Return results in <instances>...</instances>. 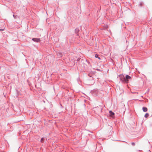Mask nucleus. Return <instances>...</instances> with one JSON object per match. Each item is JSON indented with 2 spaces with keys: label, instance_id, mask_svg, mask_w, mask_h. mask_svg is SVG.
<instances>
[{
  "label": "nucleus",
  "instance_id": "nucleus-1",
  "mask_svg": "<svg viewBox=\"0 0 152 152\" xmlns=\"http://www.w3.org/2000/svg\"><path fill=\"white\" fill-rule=\"evenodd\" d=\"M131 78V77L128 75H126V77L124 78V81L126 83H127L128 82V80L129 79H130Z\"/></svg>",
  "mask_w": 152,
  "mask_h": 152
},
{
  "label": "nucleus",
  "instance_id": "nucleus-9",
  "mask_svg": "<svg viewBox=\"0 0 152 152\" xmlns=\"http://www.w3.org/2000/svg\"><path fill=\"white\" fill-rule=\"evenodd\" d=\"M4 29H0V31H4Z\"/></svg>",
  "mask_w": 152,
  "mask_h": 152
},
{
  "label": "nucleus",
  "instance_id": "nucleus-4",
  "mask_svg": "<svg viewBox=\"0 0 152 152\" xmlns=\"http://www.w3.org/2000/svg\"><path fill=\"white\" fill-rule=\"evenodd\" d=\"M142 110L144 112H146L147 111V108L145 107H143L142 108Z\"/></svg>",
  "mask_w": 152,
  "mask_h": 152
},
{
  "label": "nucleus",
  "instance_id": "nucleus-5",
  "mask_svg": "<svg viewBox=\"0 0 152 152\" xmlns=\"http://www.w3.org/2000/svg\"><path fill=\"white\" fill-rule=\"evenodd\" d=\"M95 57L96 58H98L99 59V60H100V57L97 54H96L95 55Z\"/></svg>",
  "mask_w": 152,
  "mask_h": 152
},
{
  "label": "nucleus",
  "instance_id": "nucleus-8",
  "mask_svg": "<svg viewBox=\"0 0 152 152\" xmlns=\"http://www.w3.org/2000/svg\"><path fill=\"white\" fill-rule=\"evenodd\" d=\"M132 144L133 145H135V143L134 142H132Z\"/></svg>",
  "mask_w": 152,
  "mask_h": 152
},
{
  "label": "nucleus",
  "instance_id": "nucleus-3",
  "mask_svg": "<svg viewBox=\"0 0 152 152\" xmlns=\"http://www.w3.org/2000/svg\"><path fill=\"white\" fill-rule=\"evenodd\" d=\"M109 113L110 114V116L111 117H114V113L113 112H112L111 111H109Z\"/></svg>",
  "mask_w": 152,
  "mask_h": 152
},
{
  "label": "nucleus",
  "instance_id": "nucleus-2",
  "mask_svg": "<svg viewBox=\"0 0 152 152\" xmlns=\"http://www.w3.org/2000/svg\"><path fill=\"white\" fill-rule=\"evenodd\" d=\"M32 40L36 42H40L39 39L36 38H33L32 39Z\"/></svg>",
  "mask_w": 152,
  "mask_h": 152
},
{
  "label": "nucleus",
  "instance_id": "nucleus-6",
  "mask_svg": "<svg viewBox=\"0 0 152 152\" xmlns=\"http://www.w3.org/2000/svg\"><path fill=\"white\" fill-rule=\"evenodd\" d=\"M149 115V114L148 113H146L145 114V118H147L148 117Z\"/></svg>",
  "mask_w": 152,
  "mask_h": 152
},
{
  "label": "nucleus",
  "instance_id": "nucleus-7",
  "mask_svg": "<svg viewBox=\"0 0 152 152\" xmlns=\"http://www.w3.org/2000/svg\"><path fill=\"white\" fill-rule=\"evenodd\" d=\"M43 138H42V139H41V142H43Z\"/></svg>",
  "mask_w": 152,
  "mask_h": 152
}]
</instances>
